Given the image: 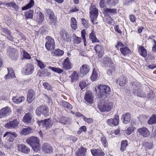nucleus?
Returning a JSON list of instances; mask_svg holds the SVG:
<instances>
[{"label": "nucleus", "mask_w": 156, "mask_h": 156, "mask_svg": "<svg viewBox=\"0 0 156 156\" xmlns=\"http://www.w3.org/2000/svg\"><path fill=\"white\" fill-rule=\"evenodd\" d=\"M103 64L107 68V74L108 75H111L115 70L114 64L109 58H105Z\"/></svg>", "instance_id": "obj_3"}, {"label": "nucleus", "mask_w": 156, "mask_h": 156, "mask_svg": "<svg viewBox=\"0 0 156 156\" xmlns=\"http://www.w3.org/2000/svg\"><path fill=\"white\" fill-rule=\"evenodd\" d=\"M83 119L84 121L88 123H91L93 122V120L91 118H87L84 116H83Z\"/></svg>", "instance_id": "obj_59"}, {"label": "nucleus", "mask_w": 156, "mask_h": 156, "mask_svg": "<svg viewBox=\"0 0 156 156\" xmlns=\"http://www.w3.org/2000/svg\"><path fill=\"white\" fill-rule=\"evenodd\" d=\"M128 145V142L126 140H122L121 142L120 150L121 151H123L126 148Z\"/></svg>", "instance_id": "obj_45"}, {"label": "nucleus", "mask_w": 156, "mask_h": 156, "mask_svg": "<svg viewBox=\"0 0 156 156\" xmlns=\"http://www.w3.org/2000/svg\"><path fill=\"white\" fill-rule=\"evenodd\" d=\"M152 146L153 144L152 143L148 142H145V146L147 149H151L152 147Z\"/></svg>", "instance_id": "obj_62"}, {"label": "nucleus", "mask_w": 156, "mask_h": 156, "mask_svg": "<svg viewBox=\"0 0 156 156\" xmlns=\"http://www.w3.org/2000/svg\"><path fill=\"white\" fill-rule=\"evenodd\" d=\"M138 52L140 55L144 57H145L147 55V50L143 46L139 47Z\"/></svg>", "instance_id": "obj_33"}, {"label": "nucleus", "mask_w": 156, "mask_h": 156, "mask_svg": "<svg viewBox=\"0 0 156 156\" xmlns=\"http://www.w3.org/2000/svg\"><path fill=\"white\" fill-rule=\"evenodd\" d=\"M62 68L63 69L67 70L71 69L73 67L72 63L69 61L68 57H66L62 62Z\"/></svg>", "instance_id": "obj_17"}, {"label": "nucleus", "mask_w": 156, "mask_h": 156, "mask_svg": "<svg viewBox=\"0 0 156 156\" xmlns=\"http://www.w3.org/2000/svg\"><path fill=\"white\" fill-rule=\"evenodd\" d=\"M91 151L93 156H103L104 154L103 152L99 150L92 149Z\"/></svg>", "instance_id": "obj_29"}, {"label": "nucleus", "mask_w": 156, "mask_h": 156, "mask_svg": "<svg viewBox=\"0 0 156 156\" xmlns=\"http://www.w3.org/2000/svg\"><path fill=\"white\" fill-rule=\"evenodd\" d=\"M72 82L76 81L78 79L79 75L76 71H74L70 76Z\"/></svg>", "instance_id": "obj_31"}, {"label": "nucleus", "mask_w": 156, "mask_h": 156, "mask_svg": "<svg viewBox=\"0 0 156 156\" xmlns=\"http://www.w3.org/2000/svg\"><path fill=\"white\" fill-rule=\"evenodd\" d=\"M98 107L101 112H104L110 111L112 107V103L106 101L102 104L98 105Z\"/></svg>", "instance_id": "obj_6"}, {"label": "nucleus", "mask_w": 156, "mask_h": 156, "mask_svg": "<svg viewBox=\"0 0 156 156\" xmlns=\"http://www.w3.org/2000/svg\"><path fill=\"white\" fill-rule=\"evenodd\" d=\"M36 21L39 23H41L44 20V14L40 12H37L36 16L35 18Z\"/></svg>", "instance_id": "obj_21"}, {"label": "nucleus", "mask_w": 156, "mask_h": 156, "mask_svg": "<svg viewBox=\"0 0 156 156\" xmlns=\"http://www.w3.org/2000/svg\"><path fill=\"white\" fill-rule=\"evenodd\" d=\"M6 6H12L16 10L18 9V7L16 5L14 2H12L6 4Z\"/></svg>", "instance_id": "obj_57"}, {"label": "nucleus", "mask_w": 156, "mask_h": 156, "mask_svg": "<svg viewBox=\"0 0 156 156\" xmlns=\"http://www.w3.org/2000/svg\"><path fill=\"white\" fill-rule=\"evenodd\" d=\"M39 125H42L43 127L47 129L52 126V123L50 119H47L40 121Z\"/></svg>", "instance_id": "obj_15"}, {"label": "nucleus", "mask_w": 156, "mask_h": 156, "mask_svg": "<svg viewBox=\"0 0 156 156\" xmlns=\"http://www.w3.org/2000/svg\"><path fill=\"white\" fill-rule=\"evenodd\" d=\"M86 130V127L85 126H83L81 127L79 129L77 133L78 134H80L83 132H85Z\"/></svg>", "instance_id": "obj_58"}, {"label": "nucleus", "mask_w": 156, "mask_h": 156, "mask_svg": "<svg viewBox=\"0 0 156 156\" xmlns=\"http://www.w3.org/2000/svg\"><path fill=\"white\" fill-rule=\"evenodd\" d=\"M23 56L25 59H30L31 58L29 54L24 50L23 51Z\"/></svg>", "instance_id": "obj_56"}, {"label": "nucleus", "mask_w": 156, "mask_h": 156, "mask_svg": "<svg viewBox=\"0 0 156 156\" xmlns=\"http://www.w3.org/2000/svg\"><path fill=\"white\" fill-rule=\"evenodd\" d=\"M69 120V119L68 117L62 116L57 119L56 121L63 124H66L68 122Z\"/></svg>", "instance_id": "obj_27"}, {"label": "nucleus", "mask_w": 156, "mask_h": 156, "mask_svg": "<svg viewBox=\"0 0 156 156\" xmlns=\"http://www.w3.org/2000/svg\"><path fill=\"white\" fill-rule=\"evenodd\" d=\"M73 43L75 44H78L80 43L81 40L80 37L76 36L75 34L73 35Z\"/></svg>", "instance_id": "obj_48"}, {"label": "nucleus", "mask_w": 156, "mask_h": 156, "mask_svg": "<svg viewBox=\"0 0 156 156\" xmlns=\"http://www.w3.org/2000/svg\"><path fill=\"white\" fill-rule=\"evenodd\" d=\"M19 124V122L18 120L17 119H15L6 123L5 126L8 129H16L18 127Z\"/></svg>", "instance_id": "obj_16"}, {"label": "nucleus", "mask_w": 156, "mask_h": 156, "mask_svg": "<svg viewBox=\"0 0 156 156\" xmlns=\"http://www.w3.org/2000/svg\"><path fill=\"white\" fill-rule=\"evenodd\" d=\"M60 103L61 105L68 109H71L73 108V106L71 104L64 100L60 101Z\"/></svg>", "instance_id": "obj_36"}, {"label": "nucleus", "mask_w": 156, "mask_h": 156, "mask_svg": "<svg viewBox=\"0 0 156 156\" xmlns=\"http://www.w3.org/2000/svg\"><path fill=\"white\" fill-rule=\"evenodd\" d=\"M133 89V93L138 97H144L145 95L144 93L141 90V86L137 81L132 82L131 83Z\"/></svg>", "instance_id": "obj_2"}, {"label": "nucleus", "mask_w": 156, "mask_h": 156, "mask_svg": "<svg viewBox=\"0 0 156 156\" xmlns=\"http://www.w3.org/2000/svg\"><path fill=\"white\" fill-rule=\"evenodd\" d=\"M149 124H153L156 123V115H153L147 121Z\"/></svg>", "instance_id": "obj_44"}, {"label": "nucleus", "mask_w": 156, "mask_h": 156, "mask_svg": "<svg viewBox=\"0 0 156 156\" xmlns=\"http://www.w3.org/2000/svg\"><path fill=\"white\" fill-rule=\"evenodd\" d=\"M99 5L101 8H104L106 6V3L105 2V0H100Z\"/></svg>", "instance_id": "obj_60"}, {"label": "nucleus", "mask_w": 156, "mask_h": 156, "mask_svg": "<svg viewBox=\"0 0 156 156\" xmlns=\"http://www.w3.org/2000/svg\"><path fill=\"white\" fill-rule=\"evenodd\" d=\"M94 48L96 52L99 55H101L104 52L103 48L101 45L97 44L94 47Z\"/></svg>", "instance_id": "obj_28"}, {"label": "nucleus", "mask_w": 156, "mask_h": 156, "mask_svg": "<svg viewBox=\"0 0 156 156\" xmlns=\"http://www.w3.org/2000/svg\"><path fill=\"white\" fill-rule=\"evenodd\" d=\"M107 123L111 126H117L119 123V117L117 115H115L114 118L110 119L107 120Z\"/></svg>", "instance_id": "obj_14"}, {"label": "nucleus", "mask_w": 156, "mask_h": 156, "mask_svg": "<svg viewBox=\"0 0 156 156\" xmlns=\"http://www.w3.org/2000/svg\"><path fill=\"white\" fill-rule=\"evenodd\" d=\"M90 17L91 20V22L93 24H97V23H95L97 20L98 14V10L96 8H93L90 12Z\"/></svg>", "instance_id": "obj_8"}, {"label": "nucleus", "mask_w": 156, "mask_h": 156, "mask_svg": "<svg viewBox=\"0 0 156 156\" xmlns=\"http://www.w3.org/2000/svg\"><path fill=\"white\" fill-rule=\"evenodd\" d=\"M87 84L86 82L85 81H83L80 82L79 86L81 90H83L84 88L87 86Z\"/></svg>", "instance_id": "obj_61"}, {"label": "nucleus", "mask_w": 156, "mask_h": 156, "mask_svg": "<svg viewBox=\"0 0 156 156\" xmlns=\"http://www.w3.org/2000/svg\"><path fill=\"white\" fill-rule=\"evenodd\" d=\"M60 35L62 39L64 40L67 39L68 41L70 39V36H69V33L66 30H62L61 32Z\"/></svg>", "instance_id": "obj_20"}, {"label": "nucleus", "mask_w": 156, "mask_h": 156, "mask_svg": "<svg viewBox=\"0 0 156 156\" xmlns=\"http://www.w3.org/2000/svg\"><path fill=\"white\" fill-rule=\"evenodd\" d=\"M39 139L36 137L31 136L26 140V142L31 146H32L35 145L39 143Z\"/></svg>", "instance_id": "obj_13"}, {"label": "nucleus", "mask_w": 156, "mask_h": 156, "mask_svg": "<svg viewBox=\"0 0 156 156\" xmlns=\"http://www.w3.org/2000/svg\"><path fill=\"white\" fill-rule=\"evenodd\" d=\"M86 149L85 148H80L76 151V156H85Z\"/></svg>", "instance_id": "obj_32"}, {"label": "nucleus", "mask_w": 156, "mask_h": 156, "mask_svg": "<svg viewBox=\"0 0 156 156\" xmlns=\"http://www.w3.org/2000/svg\"><path fill=\"white\" fill-rule=\"evenodd\" d=\"M35 92L32 90L30 89L28 91L27 94V101L29 103H30L34 99Z\"/></svg>", "instance_id": "obj_19"}, {"label": "nucleus", "mask_w": 156, "mask_h": 156, "mask_svg": "<svg viewBox=\"0 0 156 156\" xmlns=\"http://www.w3.org/2000/svg\"><path fill=\"white\" fill-rule=\"evenodd\" d=\"M34 69V67L33 65L31 64H28L23 68L22 71L25 75H29L33 73Z\"/></svg>", "instance_id": "obj_9"}, {"label": "nucleus", "mask_w": 156, "mask_h": 156, "mask_svg": "<svg viewBox=\"0 0 156 156\" xmlns=\"http://www.w3.org/2000/svg\"><path fill=\"white\" fill-rule=\"evenodd\" d=\"M116 82L119 83L120 86H123L126 83L127 80L126 78L123 76H121L116 80Z\"/></svg>", "instance_id": "obj_22"}, {"label": "nucleus", "mask_w": 156, "mask_h": 156, "mask_svg": "<svg viewBox=\"0 0 156 156\" xmlns=\"http://www.w3.org/2000/svg\"><path fill=\"white\" fill-rule=\"evenodd\" d=\"M101 142L102 145L104 147H106L108 145V143L106 140V137H102L101 138Z\"/></svg>", "instance_id": "obj_51"}, {"label": "nucleus", "mask_w": 156, "mask_h": 156, "mask_svg": "<svg viewBox=\"0 0 156 156\" xmlns=\"http://www.w3.org/2000/svg\"><path fill=\"white\" fill-rule=\"evenodd\" d=\"M119 0H106V3L110 6H115L118 3Z\"/></svg>", "instance_id": "obj_43"}, {"label": "nucleus", "mask_w": 156, "mask_h": 156, "mask_svg": "<svg viewBox=\"0 0 156 156\" xmlns=\"http://www.w3.org/2000/svg\"><path fill=\"white\" fill-rule=\"evenodd\" d=\"M32 119V115L28 113L26 114L23 118V121L24 122L29 123Z\"/></svg>", "instance_id": "obj_34"}, {"label": "nucleus", "mask_w": 156, "mask_h": 156, "mask_svg": "<svg viewBox=\"0 0 156 156\" xmlns=\"http://www.w3.org/2000/svg\"><path fill=\"white\" fill-rule=\"evenodd\" d=\"M40 146V144L39 143L31 147L34 151L36 152H38L40 151L41 148Z\"/></svg>", "instance_id": "obj_52"}, {"label": "nucleus", "mask_w": 156, "mask_h": 156, "mask_svg": "<svg viewBox=\"0 0 156 156\" xmlns=\"http://www.w3.org/2000/svg\"><path fill=\"white\" fill-rule=\"evenodd\" d=\"M79 10V8L76 6L72 7L71 10L70 11V12H73L78 11Z\"/></svg>", "instance_id": "obj_64"}, {"label": "nucleus", "mask_w": 156, "mask_h": 156, "mask_svg": "<svg viewBox=\"0 0 156 156\" xmlns=\"http://www.w3.org/2000/svg\"><path fill=\"white\" fill-rule=\"evenodd\" d=\"M89 70V66L87 65H83L80 68V72L83 75L87 74Z\"/></svg>", "instance_id": "obj_24"}, {"label": "nucleus", "mask_w": 156, "mask_h": 156, "mask_svg": "<svg viewBox=\"0 0 156 156\" xmlns=\"http://www.w3.org/2000/svg\"><path fill=\"white\" fill-rule=\"evenodd\" d=\"M7 53L12 59L16 60L18 55L17 50L15 48L9 47L7 50Z\"/></svg>", "instance_id": "obj_7"}, {"label": "nucleus", "mask_w": 156, "mask_h": 156, "mask_svg": "<svg viewBox=\"0 0 156 156\" xmlns=\"http://www.w3.org/2000/svg\"><path fill=\"white\" fill-rule=\"evenodd\" d=\"M45 89L50 91H53L54 88L51 87L49 83H44L43 84Z\"/></svg>", "instance_id": "obj_50"}, {"label": "nucleus", "mask_w": 156, "mask_h": 156, "mask_svg": "<svg viewBox=\"0 0 156 156\" xmlns=\"http://www.w3.org/2000/svg\"><path fill=\"white\" fill-rule=\"evenodd\" d=\"M98 71L95 68H94L91 76V79L92 81H95L97 79L98 77Z\"/></svg>", "instance_id": "obj_39"}, {"label": "nucleus", "mask_w": 156, "mask_h": 156, "mask_svg": "<svg viewBox=\"0 0 156 156\" xmlns=\"http://www.w3.org/2000/svg\"><path fill=\"white\" fill-rule=\"evenodd\" d=\"M34 11L33 10H30L27 12L25 13V17L27 19H32L33 18Z\"/></svg>", "instance_id": "obj_40"}, {"label": "nucleus", "mask_w": 156, "mask_h": 156, "mask_svg": "<svg viewBox=\"0 0 156 156\" xmlns=\"http://www.w3.org/2000/svg\"><path fill=\"white\" fill-rule=\"evenodd\" d=\"M13 101L16 104H18L22 102L24 100L25 98L23 96L18 97L16 96L12 98Z\"/></svg>", "instance_id": "obj_35"}, {"label": "nucleus", "mask_w": 156, "mask_h": 156, "mask_svg": "<svg viewBox=\"0 0 156 156\" xmlns=\"http://www.w3.org/2000/svg\"><path fill=\"white\" fill-rule=\"evenodd\" d=\"M94 96L92 93L90 91L86 92L85 97L84 100L89 104H91L93 103L94 100Z\"/></svg>", "instance_id": "obj_18"}, {"label": "nucleus", "mask_w": 156, "mask_h": 156, "mask_svg": "<svg viewBox=\"0 0 156 156\" xmlns=\"http://www.w3.org/2000/svg\"><path fill=\"white\" fill-rule=\"evenodd\" d=\"M120 50L121 53L124 55L128 54L130 51V49L127 47L120 48Z\"/></svg>", "instance_id": "obj_46"}, {"label": "nucleus", "mask_w": 156, "mask_h": 156, "mask_svg": "<svg viewBox=\"0 0 156 156\" xmlns=\"http://www.w3.org/2000/svg\"><path fill=\"white\" fill-rule=\"evenodd\" d=\"M70 25L71 28L73 30H75L77 28V22L76 19L74 17H72L71 18L70 21Z\"/></svg>", "instance_id": "obj_38"}, {"label": "nucleus", "mask_w": 156, "mask_h": 156, "mask_svg": "<svg viewBox=\"0 0 156 156\" xmlns=\"http://www.w3.org/2000/svg\"><path fill=\"white\" fill-rule=\"evenodd\" d=\"M97 90L95 88L98 97L105 98L106 97L111 91V89L108 86L105 85L100 84L97 87Z\"/></svg>", "instance_id": "obj_1"}, {"label": "nucleus", "mask_w": 156, "mask_h": 156, "mask_svg": "<svg viewBox=\"0 0 156 156\" xmlns=\"http://www.w3.org/2000/svg\"><path fill=\"white\" fill-rule=\"evenodd\" d=\"M18 148L19 151L25 153H27L30 152V149L24 144L18 145Z\"/></svg>", "instance_id": "obj_25"}, {"label": "nucleus", "mask_w": 156, "mask_h": 156, "mask_svg": "<svg viewBox=\"0 0 156 156\" xmlns=\"http://www.w3.org/2000/svg\"><path fill=\"white\" fill-rule=\"evenodd\" d=\"M48 68L51 69L52 71L59 74L61 73L63 71V69L58 68H56L54 67L49 66Z\"/></svg>", "instance_id": "obj_49"}, {"label": "nucleus", "mask_w": 156, "mask_h": 156, "mask_svg": "<svg viewBox=\"0 0 156 156\" xmlns=\"http://www.w3.org/2000/svg\"><path fill=\"white\" fill-rule=\"evenodd\" d=\"M42 150L46 153H51L53 151L52 148L51 146L47 144H43Z\"/></svg>", "instance_id": "obj_23"}, {"label": "nucleus", "mask_w": 156, "mask_h": 156, "mask_svg": "<svg viewBox=\"0 0 156 156\" xmlns=\"http://www.w3.org/2000/svg\"><path fill=\"white\" fill-rule=\"evenodd\" d=\"M47 13L49 16V19L50 23L55 25L56 24L57 19L54 15L53 11L48 9L47 10Z\"/></svg>", "instance_id": "obj_12"}, {"label": "nucleus", "mask_w": 156, "mask_h": 156, "mask_svg": "<svg viewBox=\"0 0 156 156\" xmlns=\"http://www.w3.org/2000/svg\"><path fill=\"white\" fill-rule=\"evenodd\" d=\"M11 112L10 108L8 106L2 108L0 110V119L8 116Z\"/></svg>", "instance_id": "obj_11"}, {"label": "nucleus", "mask_w": 156, "mask_h": 156, "mask_svg": "<svg viewBox=\"0 0 156 156\" xmlns=\"http://www.w3.org/2000/svg\"><path fill=\"white\" fill-rule=\"evenodd\" d=\"M49 109L45 106L41 105L38 107L36 110V114L38 116H40L41 114L44 116L48 115Z\"/></svg>", "instance_id": "obj_4"}, {"label": "nucleus", "mask_w": 156, "mask_h": 156, "mask_svg": "<svg viewBox=\"0 0 156 156\" xmlns=\"http://www.w3.org/2000/svg\"><path fill=\"white\" fill-rule=\"evenodd\" d=\"M36 60L37 62L38 66H39L41 69H43L45 67L46 65L43 63L42 61L37 59H36Z\"/></svg>", "instance_id": "obj_53"}, {"label": "nucleus", "mask_w": 156, "mask_h": 156, "mask_svg": "<svg viewBox=\"0 0 156 156\" xmlns=\"http://www.w3.org/2000/svg\"><path fill=\"white\" fill-rule=\"evenodd\" d=\"M135 128L133 126H130L126 130V133L127 134L129 135L131 134L132 132H133Z\"/></svg>", "instance_id": "obj_54"}, {"label": "nucleus", "mask_w": 156, "mask_h": 156, "mask_svg": "<svg viewBox=\"0 0 156 156\" xmlns=\"http://www.w3.org/2000/svg\"><path fill=\"white\" fill-rule=\"evenodd\" d=\"M89 38L93 43L99 42L98 40L96 38L95 34L93 32L90 34Z\"/></svg>", "instance_id": "obj_42"}, {"label": "nucleus", "mask_w": 156, "mask_h": 156, "mask_svg": "<svg viewBox=\"0 0 156 156\" xmlns=\"http://www.w3.org/2000/svg\"><path fill=\"white\" fill-rule=\"evenodd\" d=\"M114 28L116 32L120 34H122V33L121 29H120V27H119V26L118 25H115V26Z\"/></svg>", "instance_id": "obj_63"}, {"label": "nucleus", "mask_w": 156, "mask_h": 156, "mask_svg": "<svg viewBox=\"0 0 156 156\" xmlns=\"http://www.w3.org/2000/svg\"><path fill=\"white\" fill-rule=\"evenodd\" d=\"M46 41L45 46L48 50H51L55 48V42L54 39L49 36H47L45 38Z\"/></svg>", "instance_id": "obj_5"}, {"label": "nucleus", "mask_w": 156, "mask_h": 156, "mask_svg": "<svg viewBox=\"0 0 156 156\" xmlns=\"http://www.w3.org/2000/svg\"><path fill=\"white\" fill-rule=\"evenodd\" d=\"M8 71V74L5 75V79H7L10 78H12L15 77L14 73L13 72V70L11 68H7Z\"/></svg>", "instance_id": "obj_30"}, {"label": "nucleus", "mask_w": 156, "mask_h": 156, "mask_svg": "<svg viewBox=\"0 0 156 156\" xmlns=\"http://www.w3.org/2000/svg\"><path fill=\"white\" fill-rule=\"evenodd\" d=\"M32 129L30 127L24 128L21 131V133L23 135H26L31 133L32 132Z\"/></svg>", "instance_id": "obj_37"}, {"label": "nucleus", "mask_w": 156, "mask_h": 156, "mask_svg": "<svg viewBox=\"0 0 156 156\" xmlns=\"http://www.w3.org/2000/svg\"><path fill=\"white\" fill-rule=\"evenodd\" d=\"M122 119L124 123L126 124L130 122V114L129 112H127L123 114L122 116Z\"/></svg>", "instance_id": "obj_26"}, {"label": "nucleus", "mask_w": 156, "mask_h": 156, "mask_svg": "<svg viewBox=\"0 0 156 156\" xmlns=\"http://www.w3.org/2000/svg\"><path fill=\"white\" fill-rule=\"evenodd\" d=\"M53 53L55 55L60 56L63 54L64 52L59 49H57L54 51Z\"/></svg>", "instance_id": "obj_47"}, {"label": "nucleus", "mask_w": 156, "mask_h": 156, "mask_svg": "<svg viewBox=\"0 0 156 156\" xmlns=\"http://www.w3.org/2000/svg\"><path fill=\"white\" fill-rule=\"evenodd\" d=\"M34 0H30L29 2L26 6L22 7V9L23 10H27L32 7L34 5Z\"/></svg>", "instance_id": "obj_41"}, {"label": "nucleus", "mask_w": 156, "mask_h": 156, "mask_svg": "<svg viewBox=\"0 0 156 156\" xmlns=\"http://www.w3.org/2000/svg\"><path fill=\"white\" fill-rule=\"evenodd\" d=\"M105 10L106 12L109 14H115L116 12V9L106 8L105 9Z\"/></svg>", "instance_id": "obj_55"}, {"label": "nucleus", "mask_w": 156, "mask_h": 156, "mask_svg": "<svg viewBox=\"0 0 156 156\" xmlns=\"http://www.w3.org/2000/svg\"><path fill=\"white\" fill-rule=\"evenodd\" d=\"M137 133H139L143 137H147L150 135V132L146 127H143L139 128L137 131Z\"/></svg>", "instance_id": "obj_10"}]
</instances>
